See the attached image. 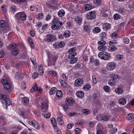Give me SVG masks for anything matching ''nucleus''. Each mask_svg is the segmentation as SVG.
Wrapping results in <instances>:
<instances>
[{
    "label": "nucleus",
    "mask_w": 134,
    "mask_h": 134,
    "mask_svg": "<svg viewBox=\"0 0 134 134\" xmlns=\"http://www.w3.org/2000/svg\"><path fill=\"white\" fill-rule=\"evenodd\" d=\"M109 77L110 79L114 80V81H117V79H118L119 76L117 74L114 73H111L110 74Z\"/></svg>",
    "instance_id": "ddd939ff"
},
{
    "label": "nucleus",
    "mask_w": 134,
    "mask_h": 134,
    "mask_svg": "<svg viewBox=\"0 0 134 134\" xmlns=\"http://www.w3.org/2000/svg\"><path fill=\"white\" fill-rule=\"evenodd\" d=\"M48 7L50 8V9L54 10L55 9V7L54 6L50 4H48L47 5Z\"/></svg>",
    "instance_id": "13d9d810"
},
{
    "label": "nucleus",
    "mask_w": 134,
    "mask_h": 134,
    "mask_svg": "<svg viewBox=\"0 0 134 134\" xmlns=\"http://www.w3.org/2000/svg\"><path fill=\"white\" fill-rule=\"evenodd\" d=\"M30 122V123L31 124V125H33L34 127L37 123V122L35 120L31 121Z\"/></svg>",
    "instance_id": "338daca9"
},
{
    "label": "nucleus",
    "mask_w": 134,
    "mask_h": 134,
    "mask_svg": "<svg viewBox=\"0 0 134 134\" xmlns=\"http://www.w3.org/2000/svg\"><path fill=\"white\" fill-rule=\"evenodd\" d=\"M42 114L46 118H49L51 116L50 114L48 112L44 113Z\"/></svg>",
    "instance_id": "72a5a7b5"
},
{
    "label": "nucleus",
    "mask_w": 134,
    "mask_h": 134,
    "mask_svg": "<svg viewBox=\"0 0 134 134\" xmlns=\"http://www.w3.org/2000/svg\"><path fill=\"white\" fill-rule=\"evenodd\" d=\"M116 58L117 60H121L122 59L123 57L122 55L118 54L116 55Z\"/></svg>",
    "instance_id": "ea45409f"
},
{
    "label": "nucleus",
    "mask_w": 134,
    "mask_h": 134,
    "mask_svg": "<svg viewBox=\"0 0 134 134\" xmlns=\"http://www.w3.org/2000/svg\"><path fill=\"white\" fill-rule=\"evenodd\" d=\"M30 113V111L29 109H26L24 111L21 112L20 114L24 119H27V115Z\"/></svg>",
    "instance_id": "9b49d317"
},
{
    "label": "nucleus",
    "mask_w": 134,
    "mask_h": 134,
    "mask_svg": "<svg viewBox=\"0 0 134 134\" xmlns=\"http://www.w3.org/2000/svg\"><path fill=\"white\" fill-rule=\"evenodd\" d=\"M101 0H94L93 2L95 4L98 5L101 3Z\"/></svg>",
    "instance_id": "bf43d9fd"
},
{
    "label": "nucleus",
    "mask_w": 134,
    "mask_h": 134,
    "mask_svg": "<svg viewBox=\"0 0 134 134\" xmlns=\"http://www.w3.org/2000/svg\"><path fill=\"white\" fill-rule=\"evenodd\" d=\"M63 108L64 109V110L65 111H66L68 109V106L69 105L67 104V103L65 105H63Z\"/></svg>",
    "instance_id": "e2e57ef3"
},
{
    "label": "nucleus",
    "mask_w": 134,
    "mask_h": 134,
    "mask_svg": "<svg viewBox=\"0 0 134 134\" xmlns=\"http://www.w3.org/2000/svg\"><path fill=\"white\" fill-rule=\"evenodd\" d=\"M90 85L87 84L84 85L83 87V89L84 90H89L91 88Z\"/></svg>",
    "instance_id": "603ef678"
},
{
    "label": "nucleus",
    "mask_w": 134,
    "mask_h": 134,
    "mask_svg": "<svg viewBox=\"0 0 134 134\" xmlns=\"http://www.w3.org/2000/svg\"><path fill=\"white\" fill-rule=\"evenodd\" d=\"M49 73L52 76H56L57 75L56 72L54 71H49Z\"/></svg>",
    "instance_id": "37998d69"
},
{
    "label": "nucleus",
    "mask_w": 134,
    "mask_h": 134,
    "mask_svg": "<svg viewBox=\"0 0 134 134\" xmlns=\"http://www.w3.org/2000/svg\"><path fill=\"white\" fill-rule=\"evenodd\" d=\"M15 18L17 21L25 20L26 18V16L24 12H20L16 13L15 15Z\"/></svg>",
    "instance_id": "f03ea898"
},
{
    "label": "nucleus",
    "mask_w": 134,
    "mask_h": 134,
    "mask_svg": "<svg viewBox=\"0 0 134 134\" xmlns=\"http://www.w3.org/2000/svg\"><path fill=\"white\" fill-rule=\"evenodd\" d=\"M82 113L84 115H87L90 113V112L88 109H83L82 110Z\"/></svg>",
    "instance_id": "4be33fe9"
},
{
    "label": "nucleus",
    "mask_w": 134,
    "mask_h": 134,
    "mask_svg": "<svg viewBox=\"0 0 134 134\" xmlns=\"http://www.w3.org/2000/svg\"><path fill=\"white\" fill-rule=\"evenodd\" d=\"M98 49L100 51H105L107 49V47L105 46H98Z\"/></svg>",
    "instance_id": "b1692460"
},
{
    "label": "nucleus",
    "mask_w": 134,
    "mask_h": 134,
    "mask_svg": "<svg viewBox=\"0 0 134 134\" xmlns=\"http://www.w3.org/2000/svg\"><path fill=\"white\" fill-rule=\"evenodd\" d=\"M38 71L40 72L39 74L40 76L42 75L43 73V69L42 67H41L39 68Z\"/></svg>",
    "instance_id": "79ce46f5"
},
{
    "label": "nucleus",
    "mask_w": 134,
    "mask_h": 134,
    "mask_svg": "<svg viewBox=\"0 0 134 134\" xmlns=\"http://www.w3.org/2000/svg\"><path fill=\"white\" fill-rule=\"evenodd\" d=\"M22 102L23 103L26 104L29 102V99L28 97H24L23 98Z\"/></svg>",
    "instance_id": "7c9ffc66"
},
{
    "label": "nucleus",
    "mask_w": 134,
    "mask_h": 134,
    "mask_svg": "<svg viewBox=\"0 0 134 134\" xmlns=\"http://www.w3.org/2000/svg\"><path fill=\"white\" fill-rule=\"evenodd\" d=\"M5 25V22L4 20H1L0 21V27H4Z\"/></svg>",
    "instance_id": "c9c22d12"
},
{
    "label": "nucleus",
    "mask_w": 134,
    "mask_h": 134,
    "mask_svg": "<svg viewBox=\"0 0 134 134\" xmlns=\"http://www.w3.org/2000/svg\"><path fill=\"white\" fill-rule=\"evenodd\" d=\"M77 96L79 98H82L84 96V92L81 91H78L76 93Z\"/></svg>",
    "instance_id": "2eb2a0df"
},
{
    "label": "nucleus",
    "mask_w": 134,
    "mask_h": 134,
    "mask_svg": "<svg viewBox=\"0 0 134 134\" xmlns=\"http://www.w3.org/2000/svg\"><path fill=\"white\" fill-rule=\"evenodd\" d=\"M43 16V14H42L39 13L38 14L37 16V19H41Z\"/></svg>",
    "instance_id": "5fc2aeb1"
},
{
    "label": "nucleus",
    "mask_w": 134,
    "mask_h": 134,
    "mask_svg": "<svg viewBox=\"0 0 134 134\" xmlns=\"http://www.w3.org/2000/svg\"><path fill=\"white\" fill-rule=\"evenodd\" d=\"M120 15L118 14H115L114 15L113 17L115 20H117L119 19L120 18Z\"/></svg>",
    "instance_id": "58836bf2"
},
{
    "label": "nucleus",
    "mask_w": 134,
    "mask_h": 134,
    "mask_svg": "<svg viewBox=\"0 0 134 134\" xmlns=\"http://www.w3.org/2000/svg\"><path fill=\"white\" fill-rule=\"evenodd\" d=\"M101 120L104 121H107L109 120V117L107 116H104L102 117Z\"/></svg>",
    "instance_id": "4d7b16f0"
},
{
    "label": "nucleus",
    "mask_w": 134,
    "mask_h": 134,
    "mask_svg": "<svg viewBox=\"0 0 134 134\" xmlns=\"http://www.w3.org/2000/svg\"><path fill=\"white\" fill-rule=\"evenodd\" d=\"M117 36V34L115 32H113V34H110L111 37L113 38H115Z\"/></svg>",
    "instance_id": "680f3d73"
},
{
    "label": "nucleus",
    "mask_w": 134,
    "mask_h": 134,
    "mask_svg": "<svg viewBox=\"0 0 134 134\" xmlns=\"http://www.w3.org/2000/svg\"><path fill=\"white\" fill-rule=\"evenodd\" d=\"M115 91L116 93L118 94H121L123 92L122 89L120 87H119L116 88L115 89Z\"/></svg>",
    "instance_id": "aec40b11"
},
{
    "label": "nucleus",
    "mask_w": 134,
    "mask_h": 134,
    "mask_svg": "<svg viewBox=\"0 0 134 134\" xmlns=\"http://www.w3.org/2000/svg\"><path fill=\"white\" fill-rule=\"evenodd\" d=\"M103 27L104 30L108 31L110 29L111 25L109 23H106L103 25Z\"/></svg>",
    "instance_id": "4468645a"
},
{
    "label": "nucleus",
    "mask_w": 134,
    "mask_h": 134,
    "mask_svg": "<svg viewBox=\"0 0 134 134\" xmlns=\"http://www.w3.org/2000/svg\"><path fill=\"white\" fill-rule=\"evenodd\" d=\"M83 79L79 78L76 80L75 82V84L76 86H80L83 84Z\"/></svg>",
    "instance_id": "f8f14e48"
},
{
    "label": "nucleus",
    "mask_w": 134,
    "mask_h": 134,
    "mask_svg": "<svg viewBox=\"0 0 134 134\" xmlns=\"http://www.w3.org/2000/svg\"><path fill=\"white\" fill-rule=\"evenodd\" d=\"M65 13L64 10L63 9H62L59 10L58 12V15L59 17H62L64 16Z\"/></svg>",
    "instance_id": "5701e85b"
},
{
    "label": "nucleus",
    "mask_w": 134,
    "mask_h": 134,
    "mask_svg": "<svg viewBox=\"0 0 134 134\" xmlns=\"http://www.w3.org/2000/svg\"><path fill=\"white\" fill-rule=\"evenodd\" d=\"M1 83L3 84L4 88L6 90L9 89L10 87V80L7 79H3L1 81Z\"/></svg>",
    "instance_id": "39448f33"
},
{
    "label": "nucleus",
    "mask_w": 134,
    "mask_h": 134,
    "mask_svg": "<svg viewBox=\"0 0 134 134\" xmlns=\"http://www.w3.org/2000/svg\"><path fill=\"white\" fill-rule=\"evenodd\" d=\"M134 117V114L133 113H130L127 114L126 117V119L128 120H131Z\"/></svg>",
    "instance_id": "f3484780"
},
{
    "label": "nucleus",
    "mask_w": 134,
    "mask_h": 134,
    "mask_svg": "<svg viewBox=\"0 0 134 134\" xmlns=\"http://www.w3.org/2000/svg\"><path fill=\"white\" fill-rule=\"evenodd\" d=\"M76 55V53L75 52H72L69 55L68 58L69 59H71L74 57Z\"/></svg>",
    "instance_id": "4c0bfd02"
},
{
    "label": "nucleus",
    "mask_w": 134,
    "mask_h": 134,
    "mask_svg": "<svg viewBox=\"0 0 134 134\" xmlns=\"http://www.w3.org/2000/svg\"><path fill=\"white\" fill-rule=\"evenodd\" d=\"M84 29L86 31H87L89 30L90 26L88 24H86V23H84Z\"/></svg>",
    "instance_id": "a878e982"
},
{
    "label": "nucleus",
    "mask_w": 134,
    "mask_h": 134,
    "mask_svg": "<svg viewBox=\"0 0 134 134\" xmlns=\"http://www.w3.org/2000/svg\"><path fill=\"white\" fill-rule=\"evenodd\" d=\"M85 8L86 10L88 11L92 9V6L90 4H86L85 7Z\"/></svg>",
    "instance_id": "c85d7f7f"
},
{
    "label": "nucleus",
    "mask_w": 134,
    "mask_h": 134,
    "mask_svg": "<svg viewBox=\"0 0 134 134\" xmlns=\"http://www.w3.org/2000/svg\"><path fill=\"white\" fill-rule=\"evenodd\" d=\"M98 56L102 59L107 60L110 58V54L109 53L105 52H102L99 53Z\"/></svg>",
    "instance_id": "7ed1b4c3"
},
{
    "label": "nucleus",
    "mask_w": 134,
    "mask_h": 134,
    "mask_svg": "<svg viewBox=\"0 0 134 134\" xmlns=\"http://www.w3.org/2000/svg\"><path fill=\"white\" fill-rule=\"evenodd\" d=\"M10 10L13 13L15 12L16 11V7L14 5H12L10 7Z\"/></svg>",
    "instance_id": "a18cd8bd"
},
{
    "label": "nucleus",
    "mask_w": 134,
    "mask_h": 134,
    "mask_svg": "<svg viewBox=\"0 0 134 134\" xmlns=\"http://www.w3.org/2000/svg\"><path fill=\"white\" fill-rule=\"evenodd\" d=\"M53 47L56 49L58 47H62L64 46V42H55L53 44Z\"/></svg>",
    "instance_id": "6e6552de"
},
{
    "label": "nucleus",
    "mask_w": 134,
    "mask_h": 134,
    "mask_svg": "<svg viewBox=\"0 0 134 134\" xmlns=\"http://www.w3.org/2000/svg\"><path fill=\"white\" fill-rule=\"evenodd\" d=\"M63 34L65 37L68 38L70 36V33L69 31L66 30L64 32Z\"/></svg>",
    "instance_id": "cd10ccee"
},
{
    "label": "nucleus",
    "mask_w": 134,
    "mask_h": 134,
    "mask_svg": "<svg viewBox=\"0 0 134 134\" xmlns=\"http://www.w3.org/2000/svg\"><path fill=\"white\" fill-rule=\"evenodd\" d=\"M106 36V34L105 32H102L100 35L101 39H103L104 38H106L105 37Z\"/></svg>",
    "instance_id": "de8ad7c7"
},
{
    "label": "nucleus",
    "mask_w": 134,
    "mask_h": 134,
    "mask_svg": "<svg viewBox=\"0 0 134 134\" xmlns=\"http://www.w3.org/2000/svg\"><path fill=\"white\" fill-rule=\"evenodd\" d=\"M38 72H35L33 73L32 77L34 79H35L38 77Z\"/></svg>",
    "instance_id": "c03bdc74"
},
{
    "label": "nucleus",
    "mask_w": 134,
    "mask_h": 134,
    "mask_svg": "<svg viewBox=\"0 0 134 134\" xmlns=\"http://www.w3.org/2000/svg\"><path fill=\"white\" fill-rule=\"evenodd\" d=\"M118 12L120 14H124L126 12L125 10L123 8H120L118 9Z\"/></svg>",
    "instance_id": "bb28decb"
},
{
    "label": "nucleus",
    "mask_w": 134,
    "mask_h": 134,
    "mask_svg": "<svg viewBox=\"0 0 134 134\" xmlns=\"http://www.w3.org/2000/svg\"><path fill=\"white\" fill-rule=\"evenodd\" d=\"M66 103L69 106L73 105L75 101L72 97H67L66 99Z\"/></svg>",
    "instance_id": "9d476101"
},
{
    "label": "nucleus",
    "mask_w": 134,
    "mask_h": 134,
    "mask_svg": "<svg viewBox=\"0 0 134 134\" xmlns=\"http://www.w3.org/2000/svg\"><path fill=\"white\" fill-rule=\"evenodd\" d=\"M119 102L120 104H124L126 103V99L124 98H122L119 99Z\"/></svg>",
    "instance_id": "412c9836"
},
{
    "label": "nucleus",
    "mask_w": 134,
    "mask_h": 134,
    "mask_svg": "<svg viewBox=\"0 0 134 134\" xmlns=\"http://www.w3.org/2000/svg\"><path fill=\"white\" fill-rule=\"evenodd\" d=\"M93 31H94L95 32L98 33L100 31V30L99 27H96L93 29Z\"/></svg>",
    "instance_id": "6e6d98bb"
},
{
    "label": "nucleus",
    "mask_w": 134,
    "mask_h": 134,
    "mask_svg": "<svg viewBox=\"0 0 134 134\" xmlns=\"http://www.w3.org/2000/svg\"><path fill=\"white\" fill-rule=\"evenodd\" d=\"M106 42L105 41L103 40L99 41L98 42V45L102 46H104L106 44Z\"/></svg>",
    "instance_id": "e433bc0d"
},
{
    "label": "nucleus",
    "mask_w": 134,
    "mask_h": 134,
    "mask_svg": "<svg viewBox=\"0 0 134 134\" xmlns=\"http://www.w3.org/2000/svg\"><path fill=\"white\" fill-rule=\"evenodd\" d=\"M86 17L87 19L90 20L95 18L96 15L95 12L94 11H91L87 13Z\"/></svg>",
    "instance_id": "423d86ee"
},
{
    "label": "nucleus",
    "mask_w": 134,
    "mask_h": 134,
    "mask_svg": "<svg viewBox=\"0 0 134 134\" xmlns=\"http://www.w3.org/2000/svg\"><path fill=\"white\" fill-rule=\"evenodd\" d=\"M5 104L6 106V109L7 108V106L9 105L12 104V101L11 100L7 99L5 102Z\"/></svg>",
    "instance_id": "2f4dec72"
},
{
    "label": "nucleus",
    "mask_w": 134,
    "mask_h": 134,
    "mask_svg": "<svg viewBox=\"0 0 134 134\" xmlns=\"http://www.w3.org/2000/svg\"><path fill=\"white\" fill-rule=\"evenodd\" d=\"M33 89V91L34 92L37 91L38 90V87L36 84L34 85L32 87Z\"/></svg>",
    "instance_id": "0e129e2a"
},
{
    "label": "nucleus",
    "mask_w": 134,
    "mask_h": 134,
    "mask_svg": "<svg viewBox=\"0 0 134 134\" xmlns=\"http://www.w3.org/2000/svg\"><path fill=\"white\" fill-rule=\"evenodd\" d=\"M45 41L48 42H53L56 40V37L52 34H47L45 38Z\"/></svg>",
    "instance_id": "20e7f679"
},
{
    "label": "nucleus",
    "mask_w": 134,
    "mask_h": 134,
    "mask_svg": "<svg viewBox=\"0 0 134 134\" xmlns=\"http://www.w3.org/2000/svg\"><path fill=\"white\" fill-rule=\"evenodd\" d=\"M123 42L126 44H128L129 42V39L127 37H124L123 38Z\"/></svg>",
    "instance_id": "49530a36"
},
{
    "label": "nucleus",
    "mask_w": 134,
    "mask_h": 134,
    "mask_svg": "<svg viewBox=\"0 0 134 134\" xmlns=\"http://www.w3.org/2000/svg\"><path fill=\"white\" fill-rule=\"evenodd\" d=\"M6 7L5 5H2L1 7L2 10L5 13L6 12Z\"/></svg>",
    "instance_id": "09e8293b"
},
{
    "label": "nucleus",
    "mask_w": 134,
    "mask_h": 134,
    "mask_svg": "<svg viewBox=\"0 0 134 134\" xmlns=\"http://www.w3.org/2000/svg\"><path fill=\"white\" fill-rule=\"evenodd\" d=\"M51 120L53 125L55 127H57V123L55 118H51Z\"/></svg>",
    "instance_id": "dca6fc26"
},
{
    "label": "nucleus",
    "mask_w": 134,
    "mask_h": 134,
    "mask_svg": "<svg viewBox=\"0 0 134 134\" xmlns=\"http://www.w3.org/2000/svg\"><path fill=\"white\" fill-rule=\"evenodd\" d=\"M103 88L104 90L106 92L109 93L110 92V87L108 86L105 85L104 86Z\"/></svg>",
    "instance_id": "c756f323"
},
{
    "label": "nucleus",
    "mask_w": 134,
    "mask_h": 134,
    "mask_svg": "<svg viewBox=\"0 0 134 134\" xmlns=\"http://www.w3.org/2000/svg\"><path fill=\"white\" fill-rule=\"evenodd\" d=\"M117 82V81H114V80L110 79L108 82V83L110 85L113 86L116 85Z\"/></svg>",
    "instance_id": "a211bd4d"
},
{
    "label": "nucleus",
    "mask_w": 134,
    "mask_h": 134,
    "mask_svg": "<svg viewBox=\"0 0 134 134\" xmlns=\"http://www.w3.org/2000/svg\"><path fill=\"white\" fill-rule=\"evenodd\" d=\"M15 46H14V44L12 45V47L13 49L11 51V54L14 56H16L18 55L19 53L18 49H17L16 48V44H15Z\"/></svg>",
    "instance_id": "0eeeda50"
},
{
    "label": "nucleus",
    "mask_w": 134,
    "mask_h": 134,
    "mask_svg": "<svg viewBox=\"0 0 134 134\" xmlns=\"http://www.w3.org/2000/svg\"><path fill=\"white\" fill-rule=\"evenodd\" d=\"M62 25V22L57 18H54L52 21L51 28L53 30L59 29Z\"/></svg>",
    "instance_id": "f257e3e1"
},
{
    "label": "nucleus",
    "mask_w": 134,
    "mask_h": 134,
    "mask_svg": "<svg viewBox=\"0 0 134 134\" xmlns=\"http://www.w3.org/2000/svg\"><path fill=\"white\" fill-rule=\"evenodd\" d=\"M69 63L71 64H73L76 63L78 60V58L77 57H74L71 59Z\"/></svg>",
    "instance_id": "393cba45"
},
{
    "label": "nucleus",
    "mask_w": 134,
    "mask_h": 134,
    "mask_svg": "<svg viewBox=\"0 0 134 134\" xmlns=\"http://www.w3.org/2000/svg\"><path fill=\"white\" fill-rule=\"evenodd\" d=\"M81 131V129L78 128H76L75 130L76 133L78 134H79L80 133Z\"/></svg>",
    "instance_id": "052dcab7"
},
{
    "label": "nucleus",
    "mask_w": 134,
    "mask_h": 134,
    "mask_svg": "<svg viewBox=\"0 0 134 134\" xmlns=\"http://www.w3.org/2000/svg\"><path fill=\"white\" fill-rule=\"evenodd\" d=\"M56 95L57 97L60 98L62 96V92L61 91H58L56 92Z\"/></svg>",
    "instance_id": "473e14b6"
},
{
    "label": "nucleus",
    "mask_w": 134,
    "mask_h": 134,
    "mask_svg": "<svg viewBox=\"0 0 134 134\" xmlns=\"http://www.w3.org/2000/svg\"><path fill=\"white\" fill-rule=\"evenodd\" d=\"M34 113L37 116H39L40 115V113L38 110H35Z\"/></svg>",
    "instance_id": "69168bd1"
},
{
    "label": "nucleus",
    "mask_w": 134,
    "mask_h": 134,
    "mask_svg": "<svg viewBox=\"0 0 134 134\" xmlns=\"http://www.w3.org/2000/svg\"><path fill=\"white\" fill-rule=\"evenodd\" d=\"M57 120L59 122V124L60 125H62L63 123V120L60 117H58Z\"/></svg>",
    "instance_id": "864d4df0"
},
{
    "label": "nucleus",
    "mask_w": 134,
    "mask_h": 134,
    "mask_svg": "<svg viewBox=\"0 0 134 134\" xmlns=\"http://www.w3.org/2000/svg\"><path fill=\"white\" fill-rule=\"evenodd\" d=\"M80 66V64L77 63L76 64L74 67L75 69L77 70L79 68Z\"/></svg>",
    "instance_id": "774afa93"
},
{
    "label": "nucleus",
    "mask_w": 134,
    "mask_h": 134,
    "mask_svg": "<svg viewBox=\"0 0 134 134\" xmlns=\"http://www.w3.org/2000/svg\"><path fill=\"white\" fill-rule=\"evenodd\" d=\"M82 18L78 16H77V17L76 18L75 21H77L79 23H81L82 21Z\"/></svg>",
    "instance_id": "a19ab883"
},
{
    "label": "nucleus",
    "mask_w": 134,
    "mask_h": 134,
    "mask_svg": "<svg viewBox=\"0 0 134 134\" xmlns=\"http://www.w3.org/2000/svg\"><path fill=\"white\" fill-rule=\"evenodd\" d=\"M116 66V64L114 62H110L108 63L107 68L109 70H112L114 69Z\"/></svg>",
    "instance_id": "1a4fd4ad"
},
{
    "label": "nucleus",
    "mask_w": 134,
    "mask_h": 134,
    "mask_svg": "<svg viewBox=\"0 0 134 134\" xmlns=\"http://www.w3.org/2000/svg\"><path fill=\"white\" fill-rule=\"evenodd\" d=\"M0 98H1V100L3 101L7 99L6 98V97L5 95H1L0 96Z\"/></svg>",
    "instance_id": "8fccbe9b"
},
{
    "label": "nucleus",
    "mask_w": 134,
    "mask_h": 134,
    "mask_svg": "<svg viewBox=\"0 0 134 134\" xmlns=\"http://www.w3.org/2000/svg\"><path fill=\"white\" fill-rule=\"evenodd\" d=\"M41 107L42 109H46L48 108V104L46 103L43 102L42 103Z\"/></svg>",
    "instance_id": "f704fd0d"
},
{
    "label": "nucleus",
    "mask_w": 134,
    "mask_h": 134,
    "mask_svg": "<svg viewBox=\"0 0 134 134\" xmlns=\"http://www.w3.org/2000/svg\"><path fill=\"white\" fill-rule=\"evenodd\" d=\"M116 49V48L115 46L111 45L109 48V49L111 51H114Z\"/></svg>",
    "instance_id": "3c124183"
},
{
    "label": "nucleus",
    "mask_w": 134,
    "mask_h": 134,
    "mask_svg": "<svg viewBox=\"0 0 134 134\" xmlns=\"http://www.w3.org/2000/svg\"><path fill=\"white\" fill-rule=\"evenodd\" d=\"M57 90V88L55 87H53L50 90L49 94L51 95H52L55 93Z\"/></svg>",
    "instance_id": "6ab92c4d"
}]
</instances>
